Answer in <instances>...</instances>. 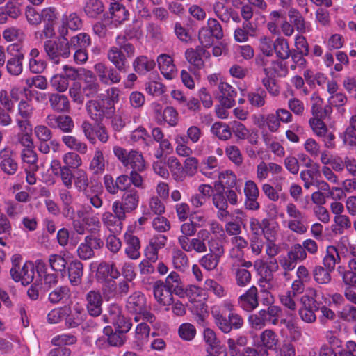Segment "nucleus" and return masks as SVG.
Instances as JSON below:
<instances>
[{
    "mask_svg": "<svg viewBox=\"0 0 356 356\" xmlns=\"http://www.w3.org/2000/svg\"><path fill=\"white\" fill-rule=\"evenodd\" d=\"M266 91L260 89V92H250L248 94V99L251 105L256 107H261L265 104Z\"/></svg>",
    "mask_w": 356,
    "mask_h": 356,
    "instance_id": "obj_57",
    "label": "nucleus"
},
{
    "mask_svg": "<svg viewBox=\"0 0 356 356\" xmlns=\"http://www.w3.org/2000/svg\"><path fill=\"white\" fill-rule=\"evenodd\" d=\"M46 124L53 129H59L65 133L72 131L74 124L70 115H48L46 118Z\"/></svg>",
    "mask_w": 356,
    "mask_h": 356,
    "instance_id": "obj_12",
    "label": "nucleus"
},
{
    "mask_svg": "<svg viewBox=\"0 0 356 356\" xmlns=\"http://www.w3.org/2000/svg\"><path fill=\"white\" fill-rule=\"evenodd\" d=\"M314 280L318 284H327L331 281L330 271L321 266H316L313 270Z\"/></svg>",
    "mask_w": 356,
    "mask_h": 356,
    "instance_id": "obj_43",
    "label": "nucleus"
},
{
    "mask_svg": "<svg viewBox=\"0 0 356 356\" xmlns=\"http://www.w3.org/2000/svg\"><path fill=\"white\" fill-rule=\"evenodd\" d=\"M33 111V106L27 101L21 100L19 102L15 121L20 131H32L31 118Z\"/></svg>",
    "mask_w": 356,
    "mask_h": 356,
    "instance_id": "obj_4",
    "label": "nucleus"
},
{
    "mask_svg": "<svg viewBox=\"0 0 356 356\" xmlns=\"http://www.w3.org/2000/svg\"><path fill=\"white\" fill-rule=\"evenodd\" d=\"M273 50L275 51L276 56L282 59H288L291 54V50L289 45L286 40L283 38H277L273 42Z\"/></svg>",
    "mask_w": 356,
    "mask_h": 356,
    "instance_id": "obj_29",
    "label": "nucleus"
},
{
    "mask_svg": "<svg viewBox=\"0 0 356 356\" xmlns=\"http://www.w3.org/2000/svg\"><path fill=\"white\" fill-rule=\"evenodd\" d=\"M116 331L126 334L131 327V323L129 318L124 317L122 314L111 322Z\"/></svg>",
    "mask_w": 356,
    "mask_h": 356,
    "instance_id": "obj_50",
    "label": "nucleus"
},
{
    "mask_svg": "<svg viewBox=\"0 0 356 356\" xmlns=\"http://www.w3.org/2000/svg\"><path fill=\"white\" fill-rule=\"evenodd\" d=\"M81 88L83 96L87 98H94L98 95L100 91V84L97 81V76L92 72L88 70L85 72Z\"/></svg>",
    "mask_w": 356,
    "mask_h": 356,
    "instance_id": "obj_10",
    "label": "nucleus"
},
{
    "mask_svg": "<svg viewBox=\"0 0 356 356\" xmlns=\"http://www.w3.org/2000/svg\"><path fill=\"white\" fill-rule=\"evenodd\" d=\"M86 108L90 118L95 122H101V100L90 99L87 102Z\"/></svg>",
    "mask_w": 356,
    "mask_h": 356,
    "instance_id": "obj_36",
    "label": "nucleus"
},
{
    "mask_svg": "<svg viewBox=\"0 0 356 356\" xmlns=\"http://www.w3.org/2000/svg\"><path fill=\"white\" fill-rule=\"evenodd\" d=\"M112 211H106L102 214L103 223L112 232H118L122 229V221L126 219V215L122 214L113 204Z\"/></svg>",
    "mask_w": 356,
    "mask_h": 356,
    "instance_id": "obj_9",
    "label": "nucleus"
},
{
    "mask_svg": "<svg viewBox=\"0 0 356 356\" xmlns=\"http://www.w3.org/2000/svg\"><path fill=\"white\" fill-rule=\"evenodd\" d=\"M91 44L90 35L86 33H81L72 37L69 42V48L74 49H86Z\"/></svg>",
    "mask_w": 356,
    "mask_h": 356,
    "instance_id": "obj_33",
    "label": "nucleus"
},
{
    "mask_svg": "<svg viewBox=\"0 0 356 356\" xmlns=\"http://www.w3.org/2000/svg\"><path fill=\"white\" fill-rule=\"evenodd\" d=\"M0 168L7 175L15 174L18 169V164L13 158V152L9 148H4L0 151Z\"/></svg>",
    "mask_w": 356,
    "mask_h": 356,
    "instance_id": "obj_14",
    "label": "nucleus"
},
{
    "mask_svg": "<svg viewBox=\"0 0 356 356\" xmlns=\"http://www.w3.org/2000/svg\"><path fill=\"white\" fill-rule=\"evenodd\" d=\"M65 166L71 169H76L82 165V160L80 156L74 152L65 154L63 157Z\"/></svg>",
    "mask_w": 356,
    "mask_h": 356,
    "instance_id": "obj_44",
    "label": "nucleus"
},
{
    "mask_svg": "<svg viewBox=\"0 0 356 356\" xmlns=\"http://www.w3.org/2000/svg\"><path fill=\"white\" fill-rule=\"evenodd\" d=\"M203 335L204 341L211 350H214L221 348L220 341L217 338L216 334L213 330L210 328H206L204 330Z\"/></svg>",
    "mask_w": 356,
    "mask_h": 356,
    "instance_id": "obj_46",
    "label": "nucleus"
},
{
    "mask_svg": "<svg viewBox=\"0 0 356 356\" xmlns=\"http://www.w3.org/2000/svg\"><path fill=\"white\" fill-rule=\"evenodd\" d=\"M81 130L86 138L92 144L96 143L95 132L96 129V124H92L89 121L85 120L81 124Z\"/></svg>",
    "mask_w": 356,
    "mask_h": 356,
    "instance_id": "obj_51",
    "label": "nucleus"
},
{
    "mask_svg": "<svg viewBox=\"0 0 356 356\" xmlns=\"http://www.w3.org/2000/svg\"><path fill=\"white\" fill-rule=\"evenodd\" d=\"M339 317L347 322H356V307L346 306L339 313Z\"/></svg>",
    "mask_w": 356,
    "mask_h": 356,
    "instance_id": "obj_63",
    "label": "nucleus"
},
{
    "mask_svg": "<svg viewBox=\"0 0 356 356\" xmlns=\"http://www.w3.org/2000/svg\"><path fill=\"white\" fill-rule=\"evenodd\" d=\"M289 17L291 23H293L296 29L300 32L305 31V20L301 14L296 9H290L289 11Z\"/></svg>",
    "mask_w": 356,
    "mask_h": 356,
    "instance_id": "obj_49",
    "label": "nucleus"
},
{
    "mask_svg": "<svg viewBox=\"0 0 356 356\" xmlns=\"http://www.w3.org/2000/svg\"><path fill=\"white\" fill-rule=\"evenodd\" d=\"M261 345L257 346L263 350H273L275 348L278 339L275 333L271 330H266L260 335Z\"/></svg>",
    "mask_w": 356,
    "mask_h": 356,
    "instance_id": "obj_30",
    "label": "nucleus"
},
{
    "mask_svg": "<svg viewBox=\"0 0 356 356\" xmlns=\"http://www.w3.org/2000/svg\"><path fill=\"white\" fill-rule=\"evenodd\" d=\"M49 264L51 268L55 272L65 273L67 261L59 254H53L49 257Z\"/></svg>",
    "mask_w": 356,
    "mask_h": 356,
    "instance_id": "obj_42",
    "label": "nucleus"
},
{
    "mask_svg": "<svg viewBox=\"0 0 356 356\" xmlns=\"http://www.w3.org/2000/svg\"><path fill=\"white\" fill-rule=\"evenodd\" d=\"M158 65L161 74L167 79L171 80L176 75V67L172 58L168 54H163L157 58Z\"/></svg>",
    "mask_w": 356,
    "mask_h": 356,
    "instance_id": "obj_20",
    "label": "nucleus"
},
{
    "mask_svg": "<svg viewBox=\"0 0 356 356\" xmlns=\"http://www.w3.org/2000/svg\"><path fill=\"white\" fill-rule=\"evenodd\" d=\"M205 28L209 29L216 39L220 40L223 38L222 28L217 19L209 18L207 20V26Z\"/></svg>",
    "mask_w": 356,
    "mask_h": 356,
    "instance_id": "obj_54",
    "label": "nucleus"
},
{
    "mask_svg": "<svg viewBox=\"0 0 356 356\" xmlns=\"http://www.w3.org/2000/svg\"><path fill=\"white\" fill-rule=\"evenodd\" d=\"M109 11L111 17L120 22L124 21L127 18V10L122 5L118 3H111Z\"/></svg>",
    "mask_w": 356,
    "mask_h": 356,
    "instance_id": "obj_41",
    "label": "nucleus"
},
{
    "mask_svg": "<svg viewBox=\"0 0 356 356\" xmlns=\"http://www.w3.org/2000/svg\"><path fill=\"white\" fill-rule=\"evenodd\" d=\"M154 296L156 301L163 305H170L173 302L172 291L164 286V282L157 280L153 284Z\"/></svg>",
    "mask_w": 356,
    "mask_h": 356,
    "instance_id": "obj_15",
    "label": "nucleus"
},
{
    "mask_svg": "<svg viewBox=\"0 0 356 356\" xmlns=\"http://www.w3.org/2000/svg\"><path fill=\"white\" fill-rule=\"evenodd\" d=\"M211 131L220 140H227L232 136L229 127L222 122L214 123L211 127Z\"/></svg>",
    "mask_w": 356,
    "mask_h": 356,
    "instance_id": "obj_40",
    "label": "nucleus"
},
{
    "mask_svg": "<svg viewBox=\"0 0 356 356\" xmlns=\"http://www.w3.org/2000/svg\"><path fill=\"white\" fill-rule=\"evenodd\" d=\"M124 239L127 247L126 253L132 259H136L140 257L139 250L140 248V241L138 238L132 233H126Z\"/></svg>",
    "mask_w": 356,
    "mask_h": 356,
    "instance_id": "obj_24",
    "label": "nucleus"
},
{
    "mask_svg": "<svg viewBox=\"0 0 356 356\" xmlns=\"http://www.w3.org/2000/svg\"><path fill=\"white\" fill-rule=\"evenodd\" d=\"M181 282L179 275L176 272L170 273L164 282V286L170 291L179 294L183 291L180 286Z\"/></svg>",
    "mask_w": 356,
    "mask_h": 356,
    "instance_id": "obj_34",
    "label": "nucleus"
},
{
    "mask_svg": "<svg viewBox=\"0 0 356 356\" xmlns=\"http://www.w3.org/2000/svg\"><path fill=\"white\" fill-rule=\"evenodd\" d=\"M90 169L95 174L102 173L105 169V160L103 152L99 149H96L94 156L90 164Z\"/></svg>",
    "mask_w": 356,
    "mask_h": 356,
    "instance_id": "obj_35",
    "label": "nucleus"
},
{
    "mask_svg": "<svg viewBox=\"0 0 356 356\" xmlns=\"http://www.w3.org/2000/svg\"><path fill=\"white\" fill-rule=\"evenodd\" d=\"M86 15L90 18H97L103 13L104 6L100 0H88L83 8Z\"/></svg>",
    "mask_w": 356,
    "mask_h": 356,
    "instance_id": "obj_31",
    "label": "nucleus"
},
{
    "mask_svg": "<svg viewBox=\"0 0 356 356\" xmlns=\"http://www.w3.org/2000/svg\"><path fill=\"white\" fill-rule=\"evenodd\" d=\"M70 289L68 287L62 286L57 287L49 293V300L54 304L59 302L64 298L69 296Z\"/></svg>",
    "mask_w": 356,
    "mask_h": 356,
    "instance_id": "obj_45",
    "label": "nucleus"
},
{
    "mask_svg": "<svg viewBox=\"0 0 356 356\" xmlns=\"http://www.w3.org/2000/svg\"><path fill=\"white\" fill-rule=\"evenodd\" d=\"M117 40L119 45L118 49L122 50V53H124L126 56V59L134 56L135 47L131 43L127 41L126 36H123L122 38L119 36L118 37Z\"/></svg>",
    "mask_w": 356,
    "mask_h": 356,
    "instance_id": "obj_48",
    "label": "nucleus"
},
{
    "mask_svg": "<svg viewBox=\"0 0 356 356\" xmlns=\"http://www.w3.org/2000/svg\"><path fill=\"white\" fill-rule=\"evenodd\" d=\"M95 137L102 143H106L109 140V134L107 128L102 122H97Z\"/></svg>",
    "mask_w": 356,
    "mask_h": 356,
    "instance_id": "obj_64",
    "label": "nucleus"
},
{
    "mask_svg": "<svg viewBox=\"0 0 356 356\" xmlns=\"http://www.w3.org/2000/svg\"><path fill=\"white\" fill-rule=\"evenodd\" d=\"M210 252L200 260V265L208 270H212L216 268L223 250L222 247H217L215 250L210 248Z\"/></svg>",
    "mask_w": 356,
    "mask_h": 356,
    "instance_id": "obj_21",
    "label": "nucleus"
},
{
    "mask_svg": "<svg viewBox=\"0 0 356 356\" xmlns=\"http://www.w3.org/2000/svg\"><path fill=\"white\" fill-rule=\"evenodd\" d=\"M22 256L19 254H14L12 257V268L10 273L14 281L21 282L26 286L33 280L35 267L31 262H26L22 266Z\"/></svg>",
    "mask_w": 356,
    "mask_h": 356,
    "instance_id": "obj_1",
    "label": "nucleus"
},
{
    "mask_svg": "<svg viewBox=\"0 0 356 356\" xmlns=\"http://www.w3.org/2000/svg\"><path fill=\"white\" fill-rule=\"evenodd\" d=\"M107 58L119 72L122 74H126L128 72L129 66L126 56L122 53V50L118 49V47H111L107 51Z\"/></svg>",
    "mask_w": 356,
    "mask_h": 356,
    "instance_id": "obj_13",
    "label": "nucleus"
},
{
    "mask_svg": "<svg viewBox=\"0 0 356 356\" xmlns=\"http://www.w3.org/2000/svg\"><path fill=\"white\" fill-rule=\"evenodd\" d=\"M24 54L18 52L7 60L6 70L12 76H18L23 71Z\"/></svg>",
    "mask_w": 356,
    "mask_h": 356,
    "instance_id": "obj_23",
    "label": "nucleus"
},
{
    "mask_svg": "<svg viewBox=\"0 0 356 356\" xmlns=\"http://www.w3.org/2000/svg\"><path fill=\"white\" fill-rule=\"evenodd\" d=\"M95 72L101 83L104 84L118 83L121 81V72L113 67L104 63H98L94 66Z\"/></svg>",
    "mask_w": 356,
    "mask_h": 356,
    "instance_id": "obj_7",
    "label": "nucleus"
},
{
    "mask_svg": "<svg viewBox=\"0 0 356 356\" xmlns=\"http://www.w3.org/2000/svg\"><path fill=\"white\" fill-rule=\"evenodd\" d=\"M356 282V256L353 255L348 261V273L343 276V282L346 285Z\"/></svg>",
    "mask_w": 356,
    "mask_h": 356,
    "instance_id": "obj_52",
    "label": "nucleus"
},
{
    "mask_svg": "<svg viewBox=\"0 0 356 356\" xmlns=\"http://www.w3.org/2000/svg\"><path fill=\"white\" fill-rule=\"evenodd\" d=\"M34 134L39 141H49L53 136L51 131L45 125L36 126Z\"/></svg>",
    "mask_w": 356,
    "mask_h": 356,
    "instance_id": "obj_62",
    "label": "nucleus"
},
{
    "mask_svg": "<svg viewBox=\"0 0 356 356\" xmlns=\"http://www.w3.org/2000/svg\"><path fill=\"white\" fill-rule=\"evenodd\" d=\"M73 179H74V186L79 192L83 193L88 192L89 179L86 171L78 170Z\"/></svg>",
    "mask_w": 356,
    "mask_h": 356,
    "instance_id": "obj_37",
    "label": "nucleus"
},
{
    "mask_svg": "<svg viewBox=\"0 0 356 356\" xmlns=\"http://www.w3.org/2000/svg\"><path fill=\"white\" fill-rule=\"evenodd\" d=\"M214 38L215 36L205 27L201 28L199 31L198 40L201 45L204 47H211L214 42Z\"/></svg>",
    "mask_w": 356,
    "mask_h": 356,
    "instance_id": "obj_55",
    "label": "nucleus"
},
{
    "mask_svg": "<svg viewBox=\"0 0 356 356\" xmlns=\"http://www.w3.org/2000/svg\"><path fill=\"white\" fill-rule=\"evenodd\" d=\"M102 295L104 300L109 301L118 298L117 292V283L115 280L102 282Z\"/></svg>",
    "mask_w": 356,
    "mask_h": 356,
    "instance_id": "obj_38",
    "label": "nucleus"
},
{
    "mask_svg": "<svg viewBox=\"0 0 356 356\" xmlns=\"http://www.w3.org/2000/svg\"><path fill=\"white\" fill-rule=\"evenodd\" d=\"M77 255L82 260H88L95 256L94 250L85 241L77 248Z\"/></svg>",
    "mask_w": 356,
    "mask_h": 356,
    "instance_id": "obj_60",
    "label": "nucleus"
},
{
    "mask_svg": "<svg viewBox=\"0 0 356 356\" xmlns=\"http://www.w3.org/2000/svg\"><path fill=\"white\" fill-rule=\"evenodd\" d=\"M273 273L268 266L263 267L261 271L260 285L267 289H271L273 285Z\"/></svg>",
    "mask_w": 356,
    "mask_h": 356,
    "instance_id": "obj_53",
    "label": "nucleus"
},
{
    "mask_svg": "<svg viewBox=\"0 0 356 356\" xmlns=\"http://www.w3.org/2000/svg\"><path fill=\"white\" fill-rule=\"evenodd\" d=\"M55 175L60 178L62 183L67 188L72 187L74 175L71 168L63 165V169L60 172H55Z\"/></svg>",
    "mask_w": 356,
    "mask_h": 356,
    "instance_id": "obj_47",
    "label": "nucleus"
},
{
    "mask_svg": "<svg viewBox=\"0 0 356 356\" xmlns=\"http://www.w3.org/2000/svg\"><path fill=\"white\" fill-rule=\"evenodd\" d=\"M196 333L195 327L190 323L182 324L179 329V334L181 338L186 341L192 340Z\"/></svg>",
    "mask_w": 356,
    "mask_h": 356,
    "instance_id": "obj_61",
    "label": "nucleus"
},
{
    "mask_svg": "<svg viewBox=\"0 0 356 356\" xmlns=\"http://www.w3.org/2000/svg\"><path fill=\"white\" fill-rule=\"evenodd\" d=\"M51 86L58 92H63L67 90L69 86V81L64 74H58L54 75L50 79Z\"/></svg>",
    "mask_w": 356,
    "mask_h": 356,
    "instance_id": "obj_39",
    "label": "nucleus"
},
{
    "mask_svg": "<svg viewBox=\"0 0 356 356\" xmlns=\"http://www.w3.org/2000/svg\"><path fill=\"white\" fill-rule=\"evenodd\" d=\"M104 333L107 336V338H99L97 339L96 344L99 346H103L106 341L109 346L120 347L123 346L126 341L125 334L116 330L113 332L111 327H105Z\"/></svg>",
    "mask_w": 356,
    "mask_h": 356,
    "instance_id": "obj_17",
    "label": "nucleus"
},
{
    "mask_svg": "<svg viewBox=\"0 0 356 356\" xmlns=\"http://www.w3.org/2000/svg\"><path fill=\"white\" fill-rule=\"evenodd\" d=\"M104 298L99 290H90L85 296V306L88 314L92 317L99 316L103 311Z\"/></svg>",
    "mask_w": 356,
    "mask_h": 356,
    "instance_id": "obj_6",
    "label": "nucleus"
},
{
    "mask_svg": "<svg viewBox=\"0 0 356 356\" xmlns=\"http://www.w3.org/2000/svg\"><path fill=\"white\" fill-rule=\"evenodd\" d=\"M127 310L130 313L139 314L147 307L146 298L142 293L134 292L128 298L126 305Z\"/></svg>",
    "mask_w": 356,
    "mask_h": 356,
    "instance_id": "obj_18",
    "label": "nucleus"
},
{
    "mask_svg": "<svg viewBox=\"0 0 356 356\" xmlns=\"http://www.w3.org/2000/svg\"><path fill=\"white\" fill-rule=\"evenodd\" d=\"M238 304L241 308L248 312L256 309L259 305L257 287L253 286L241 295L238 298Z\"/></svg>",
    "mask_w": 356,
    "mask_h": 356,
    "instance_id": "obj_16",
    "label": "nucleus"
},
{
    "mask_svg": "<svg viewBox=\"0 0 356 356\" xmlns=\"http://www.w3.org/2000/svg\"><path fill=\"white\" fill-rule=\"evenodd\" d=\"M68 277L74 286L79 285L82 282L83 264L79 260L71 261L67 266Z\"/></svg>",
    "mask_w": 356,
    "mask_h": 356,
    "instance_id": "obj_22",
    "label": "nucleus"
},
{
    "mask_svg": "<svg viewBox=\"0 0 356 356\" xmlns=\"http://www.w3.org/2000/svg\"><path fill=\"white\" fill-rule=\"evenodd\" d=\"M120 274L113 263L102 261L98 265L95 278L98 282L102 283L118 279Z\"/></svg>",
    "mask_w": 356,
    "mask_h": 356,
    "instance_id": "obj_11",
    "label": "nucleus"
},
{
    "mask_svg": "<svg viewBox=\"0 0 356 356\" xmlns=\"http://www.w3.org/2000/svg\"><path fill=\"white\" fill-rule=\"evenodd\" d=\"M127 160V166L130 165L133 170H136L143 172L146 169L145 161L142 154L139 152L130 151Z\"/></svg>",
    "mask_w": 356,
    "mask_h": 356,
    "instance_id": "obj_32",
    "label": "nucleus"
},
{
    "mask_svg": "<svg viewBox=\"0 0 356 356\" xmlns=\"http://www.w3.org/2000/svg\"><path fill=\"white\" fill-rule=\"evenodd\" d=\"M139 200L138 191L132 188L123 193L121 200H116L113 204L122 214L126 215L127 213H131L138 207Z\"/></svg>",
    "mask_w": 356,
    "mask_h": 356,
    "instance_id": "obj_5",
    "label": "nucleus"
},
{
    "mask_svg": "<svg viewBox=\"0 0 356 356\" xmlns=\"http://www.w3.org/2000/svg\"><path fill=\"white\" fill-rule=\"evenodd\" d=\"M48 99L51 109L58 113H66L70 110V101L67 96L59 93H49Z\"/></svg>",
    "mask_w": 356,
    "mask_h": 356,
    "instance_id": "obj_19",
    "label": "nucleus"
},
{
    "mask_svg": "<svg viewBox=\"0 0 356 356\" xmlns=\"http://www.w3.org/2000/svg\"><path fill=\"white\" fill-rule=\"evenodd\" d=\"M69 309L60 307L51 310L47 315L48 321L50 323H58L67 315Z\"/></svg>",
    "mask_w": 356,
    "mask_h": 356,
    "instance_id": "obj_56",
    "label": "nucleus"
},
{
    "mask_svg": "<svg viewBox=\"0 0 356 356\" xmlns=\"http://www.w3.org/2000/svg\"><path fill=\"white\" fill-rule=\"evenodd\" d=\"M215 323L222 332L229 333L233 328L235 330L241 328L244 321L240 315L232 312L229 314L228 318L217 314L215 316Z\"/></svg>",
    "mask_w": 356,
    "mask_h": 356,
    "instance_id": "obj_8",
    "label": "nucleus"
},
{
    "mask_svg": "<svg viewBox=\"0 0 356 356\" xmlns=\"http://www.w3.org/2000/svg\"><path fill=\"white\" fill-rule=\"evenodd\" d=\"M62 141L69 149L81 154H85L88 152L87 144L74 136L65 135L62 137Z\"/></svg>",
    "mask_w": 356,
    "mask_h": 356,
    "instance_id": "obj_26",
    "label": "nucleus"
},
{
    "mask_svg": "<svg viewBox=\"0 0 356 356\" xmlns=\"http://www.w3.org/2000/svg\"><path fill=\"white\" fill-rule=\"evenodd\" d=\"M212 200L214 206L218 209V217L220 220H224L229 216V213L227 211V200L224 193H216L213 194Z\"/></svg>",
    "mask_w": 356,
    "mask_h": 356,
    "instance_id": "obj_25",
    "label": "nucleus"
},
{
    "mask_svg": "<svg viewBox=\"0 0 356 356\" xmlns=\"http://www.w3.org/2000/svg\"><path fill=\"white\" fill-rule=\"evenodd\" d=\"M44 49L47 58L54 64H58L60 58H67L70 54L69 41L65 38L45 41Z\"/></svg>",
    "mask_w": 356,
    "mask_h": 356,
    "instance_id": "obj_2",
    "label": "nucleus"
},
{
    "mask_svg": "<svg viewBox=\"0 0 356 356\" xmlns=\"http://www.w3.org/2000/svg\"><path fill=\"white\" fill-rule=\"evenodd\" d=\"M306 258L307 252L304 248L302 245L296 243L291 246L287 255L280 260V264L285 271H291L295 268L298 262H301ZM287 274V272L284 273L285 276Z\"/></svg>",
    "mask_w": 356,
    "mask_h": 356,
    "instance_id": "obj_3",
    "label": "nucleus"
},
{
    "mask_svg": "<svg viewBox=\"0 0 356 356\" xmlns=\"http://www.w3.org/2000/svg\"><path fill=\"white\" fill-rule=\"evenodd\" d=\"M156 63L154 60L149 59L146 56L137 57L133 63L135 71L140 74H145L155 67Z\"/></svg>",
    "mask_w": 356,
    "mask_h": 356,
    "instance_id": "obj_28",
    "label": "nucleus"
},
{
    "mask_svg": "<svg viewBox=\"0 0 356 356\" xmlns=\"http://www.w3.org/2000/svg\"><path fill=\"white\" fill-rule=\"evenodd\" d=\"M235 275L237 284L240 286H244L247 285L251 280L250 273L243 268H236Z\"/></svg>",
    "mask_w": 356,
    "mask_h": 356,
    "instance_id": "obj_58",
    "label": "nucleus"
},
{
    "mask_svg": "<svg viewBox=\"0 0 356 356\" xmlns=\"http://www.w3.org/2000/svg\"><path fill=\"white\" fill-rule=\"evenodd\" d=\"M309 124L318 136H325V134L327 133V128L323 122L322 118H311L309 120Z\"/></svg>",
    "mask_w": 356,
    "mask_h": 356,
    "instance_id": "obj_59",
    "label": "nucleus"
},
{
    "mask_svg": "<svg viewBox=\"0 0 356 356\" xmlns=\"http://www.w3.org/2000/svg\"><path fill=\"white\" fill-rule=\"evenodd\" d=\"M320 299V295L316 291H314L311 295L302 296L300 302L303 307L315 312L321 309L323 306V302H321Z\"/></svg>",
    "mask_w": 356,
    "mask_h": 356,
    "instance_id": "obj_27",
    "label": "nucleus"
}]
</instances>
